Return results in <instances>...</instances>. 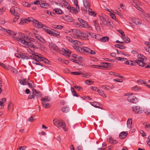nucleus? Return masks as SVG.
<instances>
[{
  "mask_svg": "<svg viewBox=\"0 0 150 150\" xmlns=\"http://www.w3.org/2000/svg\"><path fill=\"white\" fill-rule=\"evenodd\" d=\"M62 111L64 112H67L69 111L68 107H63L61 109Z\"/></svg>",
  "mask_w": 150,
  "mask_h": 150,
  "instance_id": "obj_39",
  "label": "nucleus"
},
{
  "mask_svg": "<svg viewBox=\"0 0 150 150\" xmlns=\"http://www.w3.org/2000/svg\"><path fill=\"white\" fill-rule=\"evenodd\" d=\"M116 59L118 60L122 61L123 63L124 62H126V61H128L127 60V59L126 58H123L121 57H116Z\"/></svg>",
  "mask_w": 150,
  "mask_h": 150,
  "instance_id": "obj_33",
  "label": "nucleus"
},
{
  "mask_svg": "<svg viewBox=\"0 0 150 150\" xmlns=\"http://www.w3.org/2000/svg\"><path fill=\"white\" fill-rule=\"evenodd\" d=\"M132 123V120L130 118H129L127 121V125L128 127L130 128Z\"/></svg>",
  "mask_w": 150,
  "mask_h": 150,
  "instance_id": "obj_35",
  "label": "nucleus"
},
{
  "mask_svg": "<svg viewBox=\"0 0 150 150\" xmlns=\"http://www.w3.org/2000/svg\"><path fill=\"white\" fill-rule=\"evenodd\" d=\"M53 10L54 11L55 13L58 14H61L63 13L62 11L59 8H57L55 9H54Z\"/></svg>",
  "mask_w": 150,
  "mask_h": 150,
  "instance_id": "obj_37",
  "label": "nucleus"
},
{
  "mask_svg": "<svg viewBox=\"0 0 150 150\" xmlns=\"http://www.w3.org/2000/svg\"><path fill=\"white\" fill-rule=\"evenodd\" d=\"M53 123L57 127H61L65 131H67V129L66 127L65 123L63 121L54 119L53 120Z\"/></svg>",
  "mask_w": 150,
  "mask_h": 150,
  "instance_id": "obj_2",
  "label": "nucleus"
},
{
  "mask_svg": "<svg viewBox=\"0 0 150 150\" xmlns=\"http://www.w3.org/2000/svg\"><path fill=\"white\" fill-rule=\"evenodd\" d=\"M59 59H61V61L62 62L66 64H69V61L67 60H66L64 59H62V58H59Z\"/></svg>",
  "mask_w": 150,
  "mask_h": 150,
  "instance_id": "obj_58",
  "label": "nucleus"
},
{
  "mask_svg": "<svg viewBox=\"0 0 150 150\" xmlns=\"http://www.w3.org/2000/svg\"><path fill=\"white\" fill-rule=\"evenodd\" d=\"M115 46L116 47L121 49H124L126 47L124 45H121L120 44H116L115 45Z\"/></svg>",
  "mask_w": 150,
  "mask_h": 150,
  "instance_id": "obj_51",
  "label": "nucleus"
},
{
  "mask_svg": "<svg viewBox=\"0 0 150 150\" xmlns=\"http://www.w3.org/2000/svg\"><path fill=\"white\" fill-rule=\"evenodd\" d=\"M79 21L80 22V23L82 25H86V23H87L86 21L83 20L82 19L79 18L78 19Z\"/></svg>",
  "mask_w": 150,
  "mask_h": 150,
  "instance_id": "obj_42",
  "label": "nucleus"
},
{
  "mask_svg": "<svg viewBox=\"0 0 150 150\" xmlns=\"http://www.w3.org/2000/svg\"><path fill=\"white\" fill-rule=\"evenodd\" d=\"M128 134L127 132H121L119 135V137L121 139L125 138Z\"/></svg>",
  "mask_w": 150,
  "mask_h": 150,
  "instance_id": "obj_14",
  "label": "nucleus"
},
{
  "mask_svg": "<svg viewBox=\"0 0 150 150\" xmlns=\"http://www.w3.org/2000/svg\"><path fill=\"white\" fill-rule=\"evenodd\" d=\"M33 57H32V58H33V61L32 62V63L36 65H40L42 66V64L40 63L39 62L40 60H39L38 58L34 56H33Z\"/></svg>",
  "mask_w": 150,
  "mask_h": 150,
  "instance_id": "obj_13",
  "label": "nucleus"
},
{
  "mask_svg": "<svg viewBox=\"0 0 150 150\" xmlns=\"http://www.w3.org/2000/svg\"><path fill=\"white\" fill-rule=\"evenodd\" d=\"M137 81L141 83L142 84H144L146 85V83L145 82V81L143 80H142V79H140L139 80H138Z\"/></svg>",
  "mask_w": 150,
  "mask_h": 150,
  "instance_id": "obj_60",
  "label": "nucleus"
},
{
  "mask_svg": "<svg viewBox=\"0 0 150 150\" xmlns=\"http://www.w3.org/2000/svg\"><path fill=\"white\" fill-rule=\"evenodd\" d=\"M84 47H79V48L78 51H79V52L81 53H84Z\"/></svg>",
  "mask_w": 150,
  "mask_h": 150,
  "instance_id": "obj_56",
  "label": "nucleus"
},
{
  "mask_svg": "<svg viewBox=\"0 0 150 150\" xmlns=\"http://www.w3.org/2000/svg\"><path fill=\"white\" fill-rule=\"evenodd\" d=\"M6 100V98H4L2 99H0V105L2 106Z\"/></svg>",
  "mask_w": 150,
  "mask_h": 150,
  "instance_id": "obj_43",
  "label": "nucleus"
},
{
  "mask_svg": "<svg viewBox=\"0 0 150 150\" xmlns=\"http://www.w3.org/2000/svg\"><path fill=\"white\" fill-rule=\"evenodd\" d=\"M10 12L12 14H13L14 16L17 14V13L15 11L14 7H12L11 9Z\"/></svg>",
  "mask_w": 150,
  "mask_h": 150,
  "instance_id": "obj_36",
  "label": "nucleus"
},
{
  "mask_svg": "<svg viewBox=\"0 0 150 150\" xmlns=\"http://www.w3.org/2000/svg\"><path fill=\"white\" fill-rule=\"evenodd\" d=\"M88 12L89 14L91 16H95L96 14L95 12L93 11L91 9L89 8L88 10Z\"/></svg>",
  "mask_w": 150,
  "mask_h": 150,
  "instance_id": "obj_38",
  "label": "nucleus"
},
{
  "mask_svg": "<svg viewBox=\"0 0 150 150\" xmlns=\"http://www.w3.org/2000/svg\"><path fill=\"white\" fill-rule=\"evenodd\" d=\"M83 1L84 6L86 8H87L90 7V5L87 0H83Z\"/></svg>",
  "mask_w": 150,
  "mask_h": 150,
  "instance_id": "obj_30",
  "label": "nucleus"
},
{
  "mask_svg": "<svg viewBox=\"0 0 150 150\" xmlns=\"http://www.w3.org/2000/svg\"><path fill=\"white\" fill-rule=\"evenodd\" d=\"M38 59L39 60H40V61H42L44 63L46 64H48L49 62V61L48 60L43 57L39 56V57Z\"/></svg>",
  "mask_w": 150,
  "mask_h": 150,
  "instance_id": "obj_22",
  "label": "nucleus"
},
{
  "mask_svg": "<svg viewBox=\"0 0 150 150\" xmlns=\"http://www.w3.org/2000/svg\"><path fill=\"white\" fill-rule=\"evenodd\" d=\"M63 5L65 7L69 9L70 6H69V4L66 1H64L63 3Z\"/></svg>",
  "mask_w": 150,
  "mask_h": 150,
  "instance_id": "obj_49",
  "label": "nucleus"
},
{
  "mask_svg": "<svg viewBox=\"0 0 150 150\" xmlns=\"http://www.w3.org/2000/svg\"><path fill=\"white\" fill-rule=\"evenodd\" d=\"M0 30L4 32H6L11 35V34H13V31L4 28L1 26H0Z\"/></svg>",
  "mask_w": 150,
  "mask_h": 150,
  "instance_id": "obj_23",
  "label": "nucleus"
},
{
  "mask_svg": "<svg viewBox=\"0 0 150 150\" xmlns=\"http://www.w3.org/2000/svg\"><path fill=\"white\" fill-rule=\"evenodd\" d=\"M117 31H118L119 33L121 34L122 36H125L124 32L122 30H117Z\"/></svg>",
  "mask_w": 150,
  "mask_h": 150,
  "instance_id": "obj_61",
  "label": "nucleus"
},
{
  "mask_svg": "<svg viewBox=\"0 0 150 150\" xmlns=\"http://www.w3.org/2000/svg\"><path fill=\"white\" fill-rule=\"evenodd\" d=\"M30 40L34 42H26L25 43L26 44H27V45L28 46H29L31 48H32L33 49H42V47L43 46L42 44L40 42H38L36 41L35 42H34V40L33 39H31Z\"/></svg>",
  "mask_w": 150,
  "mask_h": 150,
  "instance_id": "obj_3",
  "label": "nucleus"
},
{
  "mask_svg": "<svg viewBox=\"0 0 150 150\" xmlns=\"http://www.w3.org/2000/svg\"><path fill=\"white\" fill-rule=\"evenodd\" d=\"M15 56L19 59H29L28 57L23 54L22 53H16Z\"/></svg>",
  "mask_w": 150,
  "mask_h": 150,
  "instance_id": "obj_9",
  "label": "nucleus"
},
{
  "mask_svg": "<svg viewBox=\"0 0 150 150\" xmlns=\"http://www.w3.org/2000/svg\"><path fill=\"white\" fill-rule=\"evenodd\" d=\"M109 38L108 36L103 37L99 39V41L101 42H106L108 41Z\"/></svg>",
  "mask_w": 150,
  "mask_h": 150,
  "instance_id": "obj_26",
  "label": "nucleus"
},
{
  "mask_svg": "<svg viewBox=\"0 0 150 150\" xmlns=\"http://www.w3.org/2000/svg\"><path fill=\"white\" fill-rule=\"evenodd\" d=\"M42 29L46 33L50 35L51 34V33L53 30L52 29H50V28L46 26H44V27L42 28Z\"/></svg>",
  "mask_w": 150,
  "mask_h": 150,
  "instance_id": "obj_17",
  "label": "nucleus"
},
{
  "mask_svg": "<svg viewBox=\"0 0 150 150\" xmlns=\"http://www.w3.org/2000/svg\"><path fill=\"white\" fill-rule=\"evenodd\" d=\"M122 39L125 41L126 43H129L130 42V39L127 36H123L122 37Z\"/></svg>",
  "mask_w": 150,
  "mask_h": 150,
  "instance_id": "obj_28",
  "label": "nucleus"
},
{
  "mask_svg": "<svg viewBox=\"0 0 150 150\" xmlns=\"http://www.w3.org/2000/svg\"><path fill=\"white\" fill-rule=\"evenodd\" d=\"M101 65L103 66H104V67H106L107 66H110L111 64L108 63H102L101 64Z\"/></svg>",
  "mask_w": 150,
  "mask_h": 150,
  "instance_id": "obj_55",
  "label": "nucleus"
},
{
  "mask_svg": "<svg viewBox=\"0 0 150 150\" xmlns=\"http://www.w3.org/2000/svg\"><path fill=\"white\" fill-rule=\"evenodd\" d=\"M89 67L92 68H96L101 69V67H102L101 66H99L96 65H91L89 66Z\"/></svg>",
  "mask_w": 150,
  "mask_h": 150,
  "instance_id": "obj_44",
  "label": "nucleus"
},
{
  "mask_svg": "<svg viewBox=\"0 0 150 150\" xmlns=\"http://www.w3.org/2000/svg\"><path fill=\"white\" fill-rule=\"evenodd\" d=\"M42 104L43 107L46 108H48L50 106L49 104L48 103L42 102Z\"/></svg>",
  "mask_w": 150,
  "mask_h": 150,
  "instance_id": "obj_32",
  "label": "nucleus"
},
{
  "mask_svg": "<svg viewBox=\"0 0 150 150\" xmlns=\"http://www.w3.org/2000/svg\"><path fill=\"white\" fill-rule=\"evenodd\" d=\"M11 70V71L14 74H16L17 73L18 71L17 70L15 69L12 68Z\"/></svg>",
  "mask_w": 150,
  "mask_h": 150,
  "instance_id": "obj_62",
  "label": "nucleus"
},
{
  "mask_svg": "<svg viewBox=\"0 0 150 150\" xmlns=\"http://www.w3.org/2000/svg\"><path fill=\"white\" fill-rule=\"evenodd\" d=\"M137 57L138 60H142L143 61L146 60V57L143 55L139 54L137 55Z\"/></svg>",
  "mask_w": 150,
  "mask_h": 150,
  "instance_id": "obj_27",
  "label": "nucleus"
},
{
  "mask_svg": "<svg viewBox=\"0 0 150 150\" xmlns=\"http://www.w3.org/2000/svg\"><path fill=\"white\" fill-rule=\"evenodd\" d=\"M93 81H91L90 80H86L84 83L87 85H90L93 84Z\"/></svg>",
  "mask_w": 150,
  "mask_h": 150,
  "instance_id": "obj_46",
  "label": "nucleus"
},
{
  "mask_svg": "<svg viewBox=\"0 0 150 150\" xmlns=\"http://www.w3.org/2000/svg\"><path fill=\"white\" fill-rule=\"evenodd\" d=\"M52 27L54 28L57 29H61L63 27L61 25H54Z\"/></svg>",
  "mask_w": 150,
  "mask_h": 150,
  "instance_id": "obj_50",
  "label": "nucleus"
},
{
  "mask_svg": "<svg viewBox=\"0 0 150 150\" xmlns=\"http://www.w3.org/2000/svg\"><path fill=\"white\" fill-rule=\"evenodd\" d=\"M40 6L42 8H47L49 7V5L48 4L43 2L40 4Z\"/></svg>",
  "mask_w": 150,
  "mask_h": 150,
  "instance_id": "obj_24",
  "label": "nucleus"
},
{
  "mask_svg": "<svg viewBox=\"0 0 150 150\" xmlns=\"http://www.w3.org/2000/svg\"><path fill=\"white\" fill-rule=\"evenodd\" d=\"M19 82L21 85H27L28 83V79H23V80L20 79L19 80Z\"/></svg>",
  "mask_w": 150,
  "mask_h": 150,
  "instance_id": "obj_15",
  "label": "nucleus"
},
{
  "mask_svg": "<svg viewBox=\"0 0 150 150\" xmlns=\"http://www.w3.org/2000/svg\"><path fill=\"white\" fill-rule=\"evenodd\" d=\"M90 103H91V105L96 108H100V109H102V105L100 103H99L97 102H90Z\"/></svg>",
  "mask_w": 150,
  "mask_h": 150,
  "instance_id": "obj_10",
  "label": "nucleus"
},
{
  "mask_svg": "<svg viewBox=\"0 0 150 150\" xmlns=\"http://www.w3.org/2000/svg\"><path fill=\"white\" fill-rule=\"evenodd\" d=\"M112 22L111 21V20L110 19H108L107 22V24H106V25H108V26L110 27H112Z\"/></svg>",
  "mask_w": 150,
  "mask_h": 150,
  "instance_id": "obj_53",
  "label": "nucleus"
},
{
  "mask_svg": "<svg viewBox=\"0 0 150 150\" xmlns=\"http://www.w3.org/2000/svg\"><path fill=\"white\" fill-rule=\"evenodd\" d=\"M68 40L71 42L72 43L76 45H82L83 43L78 40H74L71 38L69 37L67 38Z\"/></svg>",
  "mask_w": 150,
  "mask_h": 150,
  "instance_id": "obj_7",
  "label": "nucleus"
},
{
  "mask_svg": "<svg viewBox=\"0 0 150 150\" xmlns=\"http://www.w3.org/2000/svg\"><path fill=\"white\" fill-rule=\"evenodd\" d=\"M32 20L33 25L36 27L38 28H41L44 27L43 25L41 23L39 22L37 20Z\"/></svg>",
  "mask_w": 150,
  "mask_h": 150,
  "instance_id": "obj_8",
  "label": "nucleus"
},
{
  "mask_svg": "<svg viewBox=\"0 0 150 150\" xmlns=\"http://www.w3.org/2000/svg\"><path fill=\"white\" fill-rule=\"evenodd\" d=\"M13 33V34H11L12 35H14L13 38L18 40L20 45L23 46L25 45L27 46V44L25 43L28 42L26 41V40L28 39V36L21 33H17L14 32Z\"/></svg>",
  "mask_w": 150,
  "mask_h": 150,
  "instance_id": "obj_1",
  "label": "nucleus"
},
{
  "mask_svg": "<svg viewBox=\"0 0 150 150\" xmlns=\"http://www.w3.org/2000/svg\"><path fill=\"white\" fill-rule=\"evenodd\" d=\"M71 74H72L76 75H80L82 74V73L81 72H79L78 71H74L71 72Z\"/></svg>",
  "mask_w": 150,
  "mask_h": 150,
  "instance_id": "obj_54",
  "label": "nucleus"
},
{
  "mask_svg": "<svg viewBox=\"0 0 150 150\" xmlns=\"http://www.w3.org/2000/svg\"><path fill=\"white\" fill-rule=\"evenodd\" d=\"M33 93L32 94H34L35 96H37L38 97L40 96V95L39 94V92L37 91L35 89H32Z\"/></svg>",
  "mask_w": 150,
  "mask_h": 150,
  "instance_id": "obj_31",
  "label": "nucleus"
},
{
  "mask_svg": "<svg viewBox=\"0 0 150 150\" xmlns=\"http://www.w3.org/2000/svg\"><path fill=\"white\" fill-rule=\"evenodd\" d=\"M110 16L111 17V18L115 20H116V17L115 16V14H114L113 13H111L110 14Z\"/></svg>",
  "mask_w": 150,
  "mask_h": 150,
  "instance_id": "obj_63",
  "label": "nucleus"
},
{
  "mask_svg": "<svg viewBox=\"0 0 150 150\" xmlns=\"http://www.w3.org/2000/svg\"><path fill=\"white\" fill-rule=\"evenodd\" d=\"M68 9L70 12L72 13H75V14H76L78 12V10H76L74 7L71 6H70L69 8V9Z\"/></svg>",
  "mask_w": 150,
  "mask_h": 150,
  "instance_id": "obj_20",
  "label": "nucleus"
},
{
  "mask_svg": "<svg viewBox=\"0 0 150 150\" xmlns=\"http://www.w3.org/2000/svg\"><path fill=\"white\" fill-rule=\"evenodd\" d=\"M133 94L131 93L127 98V100L130 102L136 103L138 102V99L135 96L133 95Z\"/></svg>",
  "mask_w": 150,
  "mask_h": 150,
  "instance_id": "obj_4",
  "label": "nucleus"
},
{
  "mask_svg": "<svg viewBox=\"0 0 150 150\" xmlns=\"http://www.w3.org/2000/svg\"><path fill=\"white\" fill-rule=\"evenodd\" d=\"M32 19H33V18H29V19L27 18L22 19L19 24L21 25H23L25 24L26 23H28V22L32 21Z\"/></svg>",
  "mask_w": 150,
  "mask_h": 150,
  "instance_id": "obj_11",
  "label": "nucleus"
},
{
  "mask_svg": "<svg viewBox=\"0 0 150 150\" xmlns=\"http://www.w3.org/2000/svg\"><path fill=\"white\" fill-rule=\"evenodd\" d=\"M85 26H86L85 27L88 28L89 29L91 30H92V28L91 26L89 25L87 23V22L86 23V25Z\"/></svg>",
  "mask_w": 150,
  "mask_h": 150,
  "instance_id": "obj_59",
  "label": "nucleus"
},
{
  "mask_svg": "<svg viewBox=\"0 0 150 150\" xmlns=\"http://www.w3.org/2000/svg\"><path fill=\"white\" fill-rule=\"evenodd\" d=\"M133 111L137 113L141 114L143 112V110L142 108L139 106L133 107L132 108Z\"/></svg>",
  "mask_w": 150,
  "mask_h": 150,
  "instance_id": "obj_5",
  "label": "nucleus"
},
{
  "mask_svg": "<svg viewBox=\"0 0 150 150\" xmlns=\"http://www.w3.org/2000/svg\"><path fill=\"white\" fill-rule=\"evenodd\" d=\"M82 75V76L83 77L88 78L90 77L91 76V74L90 73H84L81 74Z\"/></svg>",
  "mask_w": 150,
  "mask_h": 150,
  "instance_id": "obj_47",
  "label": "nucleus"
},
{
  "mask_svg": "<svg viewBox=\"0 0 150 150\" xmlns=\"http://www.w3.org/2000/svg\"><path fill=\"white\" fill-rule=\"evenodd\" d=\"M144 48L147 52L150 53V45H149V47H148L146 48V47H145Z\"/></svg>",
  "mask_w": 150,
  "mask_h": 150,
  "instance_id": "obj_64",
  "label": "nucleus"
},
{
  "mask_svg": "<svg viewBox=\"0 0 150 150\" xmlns=\"http://www.w3.org/2000/svg\"><path fill=\"white\" fill-rule=\"evenodd\" d=\"M32 36L33 37H34L39 40L41 42H43L44 41V39L40 36L37 33H34L32 35Z\"/></svg>",
  "mask_w": 150,
  "mask_h": 150,
  "instance_id": "obj_12",
  "label": "nucleus"
},
{
  "mask_svg": "<svg viewBox=\"0 0 150 150\" xmlns=\"http://www.w3.org/2000/svg\"><path fill=\"white\" fill-rule=\"evenodd\" d=\"M108 142L112 144H115L117 143V141L116 140H114L112 137H110L109 139H108Z\"/></svg>",
  "mask_w": 150,
  "mask_h": 150,
  "instance_id": "obj_25",
  "label": "nucleus"
},
{
  "mask_svg": "<svg viewBox=\"0 0 150 150\" xmlns=\"http://www.w3.org/2000/svg\"><path fill=\"white\" fill-rule=\"evenodd\" d=\"M99 18L100 20L102 21L104 24L105 25L106 24H107V22H106V20L105 19L104 17L100 16Z\"/></svg>",
  "mask_w": 150,
  "mask_h": 150,
  "instance_id": "obj_41",
  "label": "nucleus"
},
{
  "mask_svg": "<svg viewBox=\"0 0 150 150\" xmlns=\"http://www.w3.org/2000/svg\"><path fill=\"white\" fill-rule=\"evenodd\" d=\"M134 63L133 61H126V62H124V63L128 64L129 65H134L133 64V63Z\"/></svg>",
  "mask_w": 150,
  "mask_h": 150,
  "instance_id": "obj_45",
  "label": "nucleus"
},
{
  "mask_svg": "<svg viewBox=\"0 0 150 150\" xmlns=\"http://www.w3.org/2000/svg\"><path fill=\"white\" fill-rule=\"evenodd\" d=\"M132 22L136 25H140L141 24V20L138 18H134L132 19Z\"/></svg>",
  "mask_w": 150,
  "mask_h": 150,
  "instance_id": "obj_16",
  "label": "nucleus"
},
{
  "mask_svg": "<svg viewBox=\"0 0 150 150\" xmlns=\"http://www.w3.org/2000/svg\"><path fill=\"white\" fill-rule=\"evenodd\" d=\"M97 92H98L101 96L103 97H105V98H106L107 97V96L105 94V93L103 92V91H102V90L100 91L99 89H98V90H97Z\"/></svg>",
  "mask_w": 150,
  "mask_h": 150,
  "instance_id": "obj_34",
  "label": "nucleus"
},
{
  "mask_svg": "<svg viewBox=\"0 0 150 150\" xmlns=\"http://www.w3.org/2000/svg\"><path fill=\"white\" fill-rule=\"evenodd\" d=\"M93 23L96 30L98 31H100V28L97 23V21L96 20H95L93 22Z\"/></svg>",
  "mask_w": 150,
  "mask_h": 150,
  "instance_id": "obj_21",
  "label": "nucleus"
},
{
  "mask_svg": "<svg viewBox=\"0 0 150 150\" xmlns=\"http://www.w3.org/2000/svg\"><path fill=\"white\" fill-rule=\"evenodd\" d=\"M143 61L142 60L136 59L135 62L140 66L144 67L145 66V64L143 62Z\"/></svg>",
  "mask_w": 150,
  "mask_h": 150,
  "instance_id": "obj_18",
  "label": "nucleus"
},
{
  "mask_svg": "<svg viewBox=\"0 0 150 150\" xmlns=\"http://www.w3.org/2000/svg\"><path fill=\"white\" fill-rule=\"evenodd\" d=\"M49 47L52 51L54 52H58L59 51V48L56 45L53 43H50L49 45Z\"/></svg>",
  "mask_w": 150,
  "mask_h": 150,
  "instance_id": "obj_6",
  "label": "nucleus"
},
{
  "mask_svg": "<svg viewBox=\"0 0 150 150\" xmlns=\"http://www.w3.org/2000/svg\"><path fill=\"white\" fill-rule=\"evenodd\" d=\"M71 92L73 95L74 96H76V97H78V96L77 95V93H76V91L74 90V88L72 87H71Z\"/></svg>",
  "mask_w": 150,
  "mask_h": 150,
  "instance_id": "obj_40",
  "label": "nucleus"
},
{
  "mask_svg": "<svg viewBox=\"0 0 150 150\" xmlns=\"http://www.w3.org/2000/svg\"><path fill=\"white\" fill-rule=\"evenodd\" d=\"M41 100L42 101V102H46L49 101L50 100V99L49 97L45 96L42 98Z\"/></svg>",
  "mask_w": 150,
  "mask_h": 150,
  "instance_id": "obj_29",
  "label": "nucleus"
},
{
  "mask_svg": "<svg viewBox=\"0 0 150 150\" xmlns=\"http://www.w3.org/2000/svg\"><path fill=\"white\" fill-rule=\"evenodd\" d=\"M59 34L60 33L59 32H57L56 30L53 29L50 35L55 37H57L59 35Z\"/></svg>",
  "mask_w": 150,
  "mask_h": 150,
  "instance_id": "obj_19",
  "label": "nucleus"
},
{
  "mask_svg": "<svg viewBox=\"0 0 150 150\" xmlns=\"http://www.w3.org/2000/svg\"><path fill=\"white\" fill-rule=\"evenodd\" d=\"M144 125L145 126V128L147 130H149V128L150 127V125L149 124L147 123H144Z\"/></svg>",
  "mask_w": 150,
  "mask_h": 150,
  "instance_id": "obj_48",
  "label": "nucleus"
},
{
  "mask_svg": "<svg viewBox=\"0 0 150 150\" xmlns=\"http://www.w3.org/2000/svg\"><path fill=\"white\" fill-rule=\"evenodd\" d=\"M84 52H86V53H89L90 51V49L86 47H84Z\"/></svg>",
  "mask_w": 150,
  "mask_h": 150,
  "instance_id": "obj_52",
  "label": "nucleus"
},
{
  "mask_svg": "<svg viewBox=\"0 0 150 150\" xmlns=\"http://www.w3.org/2000/svg\"><path fill=\"white\" fill-rule=\"evenodd\" d=\"M18 14H19L17 13V14L16 15V16L13 18V21L14 22H16L17 21V20L19 19V16Z\"/></svg>",
  "mask_w": 150,
  "mask_h": 150,
  "instance_id": "obj_57",
  "label": "nucleus"
}]
</instances>
